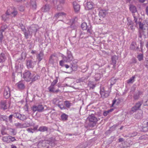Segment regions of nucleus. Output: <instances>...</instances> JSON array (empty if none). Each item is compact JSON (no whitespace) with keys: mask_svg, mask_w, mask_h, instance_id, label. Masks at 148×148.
Instances as JSON below:
<instances>
[{"mask_svg":"<svg viewBox=\"0 0 148 148\" xmlns=\"http://www.w3.org/2000/svg\"><path fill=\"white\" fill-rule=\"evenodd\" d=\"M48 129V127H47L41 126L39 128L38 130L42 132H44L47 131Z\"/></svg>","mask_w":148,"mask_h":148,"instance_id":"31","label":"nucleus"},{"mask_svg":"<svg viewBox=\"0 0 148 148\" xmlns=\"http://www.w3.org/2000/svg\"><path fill=\"white\" fill-rule=\"evenodd\" d=\"M19 26L21 28L22 31H25V29H26L25 27V26H24L22 23H20L19 24Z\"/></svg>","mask_w":148,"mask_h":148,"instance_id":"51","label":"nucleus"},{"mask_svg":"<svg viewBox=\"0 0 148 148\" xmlns=\"http://www.w3.org/2000/svg\"><path fill=\"white\" fill-rule=\"evenodd\" d=\"M62 57L63 60L60 62V65L62 66H63L64 62H69L72 61L73 59V57L70 51L68 52L66 56L63 55Z\"/></svg>","mask_w":148,"mask_h":148,"instance_id":"3","label":"nucleus"},{"mask_svg":"<svg viewBox=\"0 0 148 148\" xmlns=\"http://www.w3.org/2000/svg\"><path fill=\"white\" fill-rule=\"evenodd\" d=\"M30 125V124L27 123H25L22 124V128L24 127H27L29 126Z\"/></svg>","mask_w":148,"mask_h":148,"instance_id":"45","label":"nucleus"},{"mask_svg":"<svg viewBox=\"0 0 148 148\" xmlns=\"http://www.w3.org/2000/svg\"><path fill=\"white\" fill-rule=\"evenodd\" d=\"M9 140H10V141H11L12 142H13L16 140L14 137H12L11 136H9Z\"/></svg>","mask_w":148,"mask_h":148,"instance_id":"56","label":"nucleus"},{"mask_svg":"<svg viewBox=\"0 0 148 148\" xmlns=\"http://www.w3.org/2000/svg\"><path fill=\"white\" fill-rule=\"evenodd\" d=\"M6 59L5 54L4 53H2L0 54V63L4 62Z\"/></svg>","mask_w":148,"mask_h":148,"instance_id":"26","label":"nucleus"},{"mask_svg":"<svg viewBox=\"0 0 148 148\" xmlns=\"http://www.w3.org/2000/svg\"><path fill=\"white\" fill-rule=\"evenodd\" d=\"M9 130L10 132L12 133V135L14 136L16 134V132L15 131L14 129L10 128Z\"/></svg>","mask_w":148,"mask_h":148,"instance_id":"44","label":"nucleus"},{"mask_svg":"<svg viewBox=\"0 0 148 148\" xmlns=\"http://www.w3.org/2000/svg\"><path fill=\"white\" fill-rule=\"evenodd\" d=\"M50 8L49 5L48 4H46L42 8L41 10L43 12H47L49 10Z\"/></svg>","mask_w":148,"mask_h":148,"instance_id":"25","label":"nucleus"},{"mask_svg":"<svg viewBox=\"0 0 148 148\" xmlns=\"http://www.w3.org/2000/svg\"><path fill=\"white\" fill-rule=\"evenodd\" d=\"M13 117L21 121H23L27 119V117L23 114H21L18 112H15L13 114Z\"/></svg>","mask_w":148,"mask_h":148,"instance_id":"9","label":"nucleus"},{"mask_svg":"<svg viewBox=\"0 0 148 148\" xmlns=\"http://www.w3.org/2000/svg\"><path fill=\"white\" fill-rule=\"evenodd\" d=\"M142 103L141 102L138 101L136 103L134 106H136V108L138 109V110H139L141 105H142Z\"/></svg>","mask_w":148,"mask_h":148,"instance_id":"38","label":"nucleus"},{"mask_svg":"<svg viewBox=\"0 0 148 148\" xmlns=\"http://www.w3.org/2000/svg\"><path fill=\"white\" fill-rule=\"evenodd\" d=\"M133 17L134 19L133 21L134 23H135L134 26L136 27H138L139 26V30H138V36L139 38H141L142 36L145 34V28L144 27V26L145 25V24L144 23V22L142 23L140 21V18H139L138 20V18L135 16V14H134Z\"/></svg>","mask_w":148,"mask_h":148,"instance_id":"1","label":"nucleus"},{"mask_svg":"<svg viewBox=\"0 0 148 148\" xmlns=\"http://www.w3.org/2000/svg\"><path fill=\"white\" fill-rule=\"evenodd\" d=\"M69 40L72 44L76 43L77 41V39L76 38V34L75 36L70 37L69 38Z\"/></svg>","mask_w":148,"mask_h":148,"instance_id":"23","label":"nucleus"},{"mask_svg":"<svg viewBox=\"0 0 148 148\" xmlns=\"http://www.w3.org/2000/svg\"><path fill=\"white\" fill-rule=\"evenodd\" d=\"M61 117L62 121H65L67 120L68 116L64 113H63L61 115Z\"/></svg>","mask_w":148,"mask_h":148,"instance_id":"32","label":"nucleus"},{"mask_svg":"<svg viewBox=\"0 0 148 148\" xmlns=\"http://www.w3.org/2000/svg\"><path fill=\"white\" fill-rule=\"evenodd\" d=\"M39 76L37 75H36L35 76H32L31 77V81L32 82H34L38 79L39 78Z\"/></svg>","mask_w":148,"mask_h":148,"instance_id":"37","label":"nucleus"},{"mask_svg":"<svg viewBox=\"0 0 148 148\" xmlns=\"http://www.w3.org/2000/svg\"><path fill=\"white\" fill-rule=\"evenodd\" d=\"M7 28L6 25H4L1 27V29L0 30V33H3L5 31V30Z\"/></svg>","mask_w":148,"mask_h":148,"instance_id":"46","label":"nucleus"},{"mask_svg":"<svg viewBox=\"0 0 148 148\" xmlns=\"http://www.w3.org/2000/svg\"><path fill=\"white\" fill-rule=\"evenodd\" d=\"M118 59V58L116 55H114L112 56L111 58V64L113 65V68L115 69L116 67V60Z\"/></svg>","mask_w":148,"mask_h":148,"instance_id":"14","label":"nucleus"},{"mask_svg":"<svg viewBox=\"0 0 148 148\" xmlns=\"http://www.w3.org/2000/svg\"><path fill=\"white\" fill-rule=\"evenodd\" d=\"M95 79L97 81L99 80L100 78V75L99 74H97L95 75Z\"/></svg>","mask_w":148,"mask_h":148,"instance_id":"53","label":"nucleus"},{"mask_svg":"<svg viewBox=\"0 0 148 148\" xmlns=\"http://www.w3.org/2000/svg\"><path fill=\"white\" fill-rule=\"evenodd\" d=\"M2 120L3 121H5L7 122V118L5 116H4L2 115H0V121Z\"/></svg>","mask_w":148,"mask_h":148,"instance_id":"40","label":"nucleus"},{"mask_svg":"<svg viewBox=\"0 0 148 148\" xmlns=\"http://www.w3.org/2000/svg\"><path fill=\"white\" fill-rule=\"evenodd\" d=\"M9 137L8 136H3L2 138V140L4 142H5L7 143H10V141L9 140Z\"/></svg>","mask_w":148,"mask_h":148,"instance_id":"35","label":"nucleus"},{"mask_svg":"<svg viewBox=\"0 0 148 148\" xmlns=\"http://www.w3.org/2000/svg\"><path fill=\"white\" fill-rule=\"evenodd\" d=\"M65 13H64V12H59V13H56L55 15V16L57 18H58L59 17V16H62L63 15H65Z\"/></svg>","mask_w":148,"mask_h":148,"instance_id":"41","label":"nucleus"},{"mask_svg":"<svg viewBox=\"0 0 148 148\" xmlns=\"http://www.w3.org/2000/svg\"><path fill=\"white\" fill-rule=\"evenodd\" d=\"M137 134V133L136 132H134L130 134V136L133 137L136 136Z\"/></svg>","mask_w":148,"mask_h":148,"instance_id":"61","label":"nucleus"},{"mask_svg":"<svg viewBox=\"0 0 148 148\" xmlns=\"http://www.w3.org/2000/svg\"><path fill=\"white\" fill-rule=\"evenodd\" d=\"M6 103V101H5L2 100L1 101L0 103L1 109L5 110L7 109L10 106V101H9L8 102V103L9 104V106H8Z\"/></svg>","mask_w":148,"mask_h":148,"instance_id":"10","label":"nucleus"},{"mask_svg":"<svg viewBox=\"0 0 148 148\" xmlns=\"http://www.w3.org/2000/svg\"><path fill=\"white\" fill-rule=\"evenodd\" d=\"M44 108L42 105H39L37 106H33L32 108V110L34 112L36 111H38L39 112H42L43 111Z\"/></svg>","mask_w":148,"mask_h":148,"instance_id":"8","label":"nucleus"},{"mask_svg":"<svg viewBox=\"0 0 148 148\" xmlns=\"http://www.w3.org/2000/svg\"><path fill=\"white\" fill-rule=\"evenodd\" d=\"M48 89L50 92H53L54 89H55L54 86L50 85V86L49 87Z\"/></svg>","mask_w":148,"mask_h":148,"instance_id":"47","label":"nucleus"},{"mask_svg":"<svg viewBox=\"0 0 148 148\" xmlns=\"http://www.w3.org/2000/svg\"><path fill=\"white\" fill-rule=\"evenodd\" d=\"M14 125L17 128H22V123H16L14 124Z\"/></svg>","mask_w":148,"mask_h":148,"instance_id":"48","label":"nucleus"},{"mask_svg":"<svg viewBox=\"0 0 148 148\" xmlns=\"http://www.w3.org/2000/svg\"><path fill=\"white\" fill-rule=\"evenodd\" d=\"M35 64V62L31 60H27V65L28 68H33Z\"/></svg>","mask_w":148,"mask_h":148,"instance_id":"17","label":"nucleus"},{"mask_svg":"<svg viewBox=\"0 0 148 148\" xmlns=\"http://www.w3.org/2000/svg\"><path fill=\"white\" fill-rule=\"evenodd\" d=\"M43 56L44 54L43 51H41L40 53L38 54L37 55V58L39 62H40L42 60L43 57Z\"/></svg>","mask_w":148,"mask_h":148,"instance_id":"20","label":"nucleus"},{"mask_svg":"<svg viewBox=\"0 0 148 148\" xmlns=\"http://www.w3.org/2000/svg\"><path fill=\"white\" fill-rule=\"evenodd\" d=\"M130 9L132 13H135L137 11L136 7L132 5H130Z\"/></svg>","mask_w":148,"mask_h":148,"instance_id":"29","label":"nucleus"},{"mask_svg":"<svg viewBox=\"0 0 148 148\" xmlns=\"http://www.w3.org/2000/svg\"><path fill=\"white\" fill-rule=\"evenodd\" d=\"M106 11L105 10H101L99 12V15L100 17L104 18L106 16Z\"/></svg>","mask_w":148,"mask_h":148,"instance_id":"27","label":"nucleus"},{"mask_svg":"<svg viewBox=\"0 0 148 148\" xmlns=\"http://www.w3.org/2000/svg\"><path fill=\"white\" fill-rule=\"evenodd\" d=\"M137 58L138 59V60L139 61H140L143 59V54L140 53L138 54L137 56Z\"/></svg>","mask_w":148,"mask_h":148,"instance_id":"42","label":"nucleus"},{"mask_svg":"<svg viewBox=\"0 0 148 148\" xmlns=\"http://www.w3.org/2000/svg\"><path fill=\"white\" fill-rule=\"evenodd\" d=\"M3 40V36L2 33H0V42L2 43Z\"/></svg>","mask_w":148,"mask_h":148,"instance_id":"57","label":"nucleus"},{"mask_svg":"<svg viewBox=\"0 0 148 148\" xmlns=\"http://www.w3.org/2000/svg\"><path fill=\"white\" fill-rule=\"evenodd\" d=\"M38 28L37 25H33L29 27V30L31 33H34L35 34Z\"/></svg>","mask_w":148,"mask_h":148,"instance_id":"16","label":"nucleus"},{"mask_svg":"<svg viewBox=\"0 0 148 148\" xmlns=\"http://www.w3.org/2000/svg\"><path fill=\"white\" fill-rule=\"evenodd\" d=\"M31 4L32 6V8L34 9H36V1L34 0H31Z\"/></svg>","mask_w":148,"mask_h":148,"instance_id":"34","label":"nucleus"},{"mask_svg":"<svg viewBox=\"0 0 148 148\" xmlns=\"http://www.w3.org/2000/svg\"><path fill=\"white\" fill-rule=\"evenodd\" d=\"M11 14L13 15V16L15 17L17 15L18 12L14 8L13 10L11 12Z\"/></svg>","mask_w":148,"mask_h":148,"instance_id":"39","label":"nucleus"},{"mask_svg":"<svg viewBox=\"0 0 148 148\" xmlns=\"http://www.w3.org/2000/svg\"><path fill=\"white\" fill-rule=\"evenodd\" d=\"M111 85H113L116 83V79H114V77H113L111 78Z\"/></svg>","mask_w":148,"mask_h":148,"instance_id":"49","label":"nucleus"},{"mask_svg":"<svg viewBox=\"0 0 148 148\" xmlns=\"http://www.w3.org/2000/svg\"><path fill=\"white\" fill-rule=\"evenodd\" d=\"M77 62L75 60H73L71 63V68L73 71H75L77 70L78 66L77 65Z\"/></svg>","mask_w":148,"mask_h":148,"instance_id":"15","label":"nucleus"},{"mask_svg":"<svg viewBox=\"0 0 148 148\" xmlns=\"http://www.w3.org/2000/svg\"><path fill=\"white\" fill-rule=\"evenodd\" d=\"M81 27L83 30H87V34L88 35H90L91 34V25L90 24L87 25V23L85 22H84L81 24Z\"/></svg>","mask_w":148,"mask_h":148,"instance_id":"6","label":"nucleus"},{"mask_svg":"<svg viewBox=\"0 0 148 148\" xmlns=\"http://www.w3.org/2000/svg\"><path fill=\"white\" fill-rule=\"evenodd\" d=\"M59 101V99L57 98H55L53 100L52 102L54 104H56L57 102Z\"/></svg>","mask_w":148,"mask_h":148,"instance_id":"60","label":"nucleus"},{"mask_svg":"<svg viewBox=\"0 0 148 148\" xmlns=\"http://www.w3.org/2000/svg\"><path fill=\"white\" fill-rule=\"evenodd\" d=\"M144 23H145L147 25V31H148V19H146L144 21Z\"/></svg>","mask_w":148,"mask_h":148,"instance_id":"64","label":"nucleus"},{"mask_svg":"<svg viewBox=\"0 0 148 148\" xmlns=\"http://www.w3.org/2000/svg\"><path fill=\"white\" fill-rule=\"evenodd\" d=\"M65 105L68 108H69L71 106V103L69 102V101H64Z\"/></svg>","mask_w":148,"mask_h":148,"instance_id":"43","label":"nucleus"},{"mask_svg":"<svg viewBox=\"0 0 148 148\" xmlns=\"http://www.w3.org/2000/svg\"><path fill=\"white\" fill-rule=\"evenodd\" d=\"M31 74L30 71L26 70L23 74V77L27 82L31 81Z\"/></svg>","mask_w":148,"mask_h":148,"instance_id":"7","label":"nucleus"},{"mask_svg":"<svg viewBox=\"0 0 148 148\" xmlns=\"http://www.w3.org/2000/svg\"><path fill=\"white\" fill-rule=\"evenodd\" d=\"M55 141L52 138L49 139L40 141L38 144V146L40 148H49L50 144H53L54 145Z\"/></svg>","mask_w":148,"mask_h":148,"instance_id":"2","label":"nucleus"},{"mask_svg":"<svg viewBox=\"0 0 148 148\" xmlns=\"http://www.w3.org/2000/svg\"><path fill=\"white\" fill-rule=\"evenodd\" d=\"M57 106L61 109V110L66 109V108L62 104H58V105H57Z\"/></svg>","mask_w":148,"mask_h":148,"instance_id":"55","label":"nucleus"},{"mask_svg":"<svg viewBox=\"0 0 148 148\" xmlns=\"http://www.w3.org/2000/svg\"><path fill=\"white\" fill-rule=\"evenodd\" d=\"M148 131V126L143 127L141 131V132H146Z\"/></svg>","mask_w":148,"mask_h":148,"instance_id":"50","label":"nucleus"},{"mask_svg":"<svg viewBox=\"0 0 148 148\" xmlns=\"http://www.w3.org/2000/svg\"><path fill=\"white\" fill-rule=\"evenodd\" d=\"M55 57V56L53 55H51L50 57L49 61L50 62H53L54 61L53 57Z\"/></svg>","mask_w":148,"mask_h":148,"instance_id":"58","label":"nucleus"},{"mask_svg":"<svg viewBox=\"0 0 148 148\" xmlns=\"http://www.w3.org/2000/svg\"><path fill=\"white\" fill-rule=\"evenodd\" d=\"M13 116V114L10 115L8 117L9 121L10 123H12V118Z\"/></svg>","mask_w":148,"mask_h":148,"instance_id":"59","label":"nucleus"},{"mask_svg":"<svg viewBox=\"0 0 148 148\" xmlns=\"http://www.w3.org/2000/svg\"><path fill=\"white\" fill-rule=\"evenodd\" d=\"M128 25V29L131 30L133 32L135 30V28L134 27V23L131 20L128 21V23L127 24Z\"/></svg>","mask_w":148,"mask_h":148,"instance_id":"12","label":"nucleus"},{"mask_svg":"<svg viewBox=\"0 0 148 148\" xmlns=\"http://www.w3.org/2000/svg\"><path fill=\"white\" fill-rule=\"evenodd\" d=\"M130 49L133 51H140L138 46H137L136 43L134 42H133L131 44L130 47Z\"/></svg>","mask_w":148,"mask_h":148,"instance_id":"13","label":"nucleus"},{"mask_svg":"<svg viewBox=\"0 0 148 148\" xmlns=\"http://www.w3.org/2000/svg\"><path fill=\"white\" fill-rule=\"evenodd\" d=\"M86 3L87 5L86 7V9L88 10H90L92 9L93 8V5L92 2H86V1L84 2V3Z\"/></svg>","mask_w":148,"mask_h":148,"instance_id":"24","label":"nucleus"},{"mask_svg":"<svg viewBox=\"0 0 148 148\" xmlns=\"http://www.w3.org/2000/svg\"><path fill=\"white\" fill-rule=\"evenodd\" d=\"M141 92L140 91H138L137 92L135 93L133 96V98L135 100H137L139 99L140 97V95L141 94Z\"/></svg>","mask_w":148,"mask_h":148,"instance_id":"28","label":"nucleus"},{"mask_svg":"<svg viewBox=\"0 0 148 148\" xmlns=\"http://www.w3.org/2000/svg\"><path fill=\"white\" fill-rule=\"evenodd\" d=\"M16 85L18 89L23 90L25 88L24 84L22 82H19L16 84Z\"/></svg>","mask_w":148,"mask_h":148,"instance_id":"19","label":"nucleus"},{"mask_svg":"<svg viewBox=\"0 0 148 148\" xmlns=\"http://www.w3.org/2000/svg\"><path fill=\"white\" fill-rule=\"evenodd\" d=\"M1 133L2 135H4L7 134V133L5 132L3 130H1Z\"/></svg>","mask_w":148,"mask_h":148,"instance_id":"63","label":"nucleus"},{"mask_svg":"<svg viewBox=\"0 0 148 148\" xmlns=\"http://www.w3.org/2000/svg\"><path fill=\"white\" fill-rule=\"evenodd\" d=\"M135 76H132L131 78L127 80V83L128 84L132 83L134 81V79L135 78Z\"/></svg>","mask_w":148,"mask_h":148,"instance_id":"36","label":"nucleus"},{"mask_svg":"<svg viewBox=\"0 0 148 148\" xmlns=\"http://www.w3.org/2000/svg\"><path fill=\"white\" fill-rule=\"evenodd\" d=\"M3 95L6 99L8 98L10 96V91L9 87L5 86L4 89Z\"/></svg>","mask_w":148,"mask_h":148,"instance_id":"11","label":"nucleus"},{"mask_svg":"<svg viewBox=\"0 0 148 148\" xmlns=\"http://www.w3.org/2000/svg\"><path fill=\"white\" fill-rule=\"evenodd\" d=\"M10 12L8 11V10H7L5 14H3L2 16V18L4 21H5L7 19L9 18V16H10Z\"/></svg>","mask_w":148,"mask_h":148,"instance_id":"18","label":"nucleus"},{"mask_svg":"<svg viewBox=\"0 0 148 148\" xmlns=\"http://www.w3.org/2000/svg\"><path fill=\"white\" fill-rule=\"evenodd\" d=\"M131 64L135 63L136 62V59L134 58H133L132 59Z\"/></svg>","mask_w":148,"mask_h":148,"instance_id":"62","label":"nucleus"},{"mask_svg":"<svg viewBox=\"0 0 148 148\" xmlns=\"http://www.w3.org/2000/svg\"><path fill=\"white\" fill-rule=\"evenodd\" d=\"M73 5L75 11L76 12H78L80 10V5L77 3L76 2H73Z\"/></svg>","mask_w":148,"mask_h":148,"instance_id":"22","label":"nucleus"},{"mask_svg":"<svg viewBox=\"0 0 148 148\" xmlns=\"http://www.w3.org/2000/svg\"><path fill=\"white\" fill-rule=\"evenodd\" d=\"M54 5L56 7L58 10H61L63 9V6L65 3V0H53V1Z\"/></svg>","mask_w":148,"mask_h":148,"instance_id":"5","label":"nucleus"},{"mask_svg":"<svg viewBox=\"0 0 148 148\" xmlns=\"http://www.w3.org/2000/svg\"><path fill=\"white\" fill-rule=\"evenodd\" d=\"M117 126V125H115L111 127L110 129L108 130L106 132V133L109 134L110 133L112 130H114L115 129L116 127Z\"/></svg>","mask_w":148,"mask_h":148,"instance_id":"33","label":"nucleus"},{"mask_svg":"<svg viewBox=\"0 0 148 148\" xmlns=\"http://www.w3.org/2000/svg\"><path fill=\"white\" fill-rule=\"evenodd\" d=\"M58 79L54 80L51 83V86H54L58 82Z\"/></svg>","mask_w":148,"mask_h":148,"instance_id":"54","label":"nucleus"},{"mask_svg":"<svg viewBox=\"0 0 148 148\" xmlns=\"http://www.w3.org/2000/svg\"><path fill=\"white\" fill-rule=\"evenodd\" d=\"M88 118L89 120L88 125L89 127H92L96 125L98 120L94 114L89 115Z\"/></svg>","mask_w":148,"mask_h":148,"instance_id":"4","label":"nucleus"},{"mask_svg":"<svg viewBox=\"0 0 148 148\" xmlns=\"http://www.w3.org/2000/svg\"><path fill=\"white\" fill-rule=\"evenodd\" d=\"M24 33L25 37V38L27 39L28 38L29 36H32V33H31V32L29 30H27L25 29L24 31H23Z\"/></svg>","mask_w":148,"mask_h":148,"instance_id":"21","label":"nucleus"},{"mask_svg":"<svg viewBox=\"0 0 148 148\" xmlns=\"http://www.w3.org/2000/svg\"><path fill=\"white\" fill-rule=\"evenodd\" d=\"M138 110V109L136 106H134L132 108L131 111L134 112H136L137 110Z\"/></svg>","mask_w":148,"mask_h":148,"instance_id":"52","label":"nucleus"},{"mask_svg":"<svg viewBox=\"0 0 148 148\" xmlns=\"http://www.w3.org/2000/svg\"><path fill=\"white\" fill-rule=\"evenodd\" d=\"M100 94L101 95V97H103L106 98L108 97L109 95L108 92L106 91L104 92L102 91L100 93Z\"/></svg>","mask_w":148,"mask_h":148,"instance_id":"30","label":"nucleus"}]
</instances>
